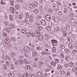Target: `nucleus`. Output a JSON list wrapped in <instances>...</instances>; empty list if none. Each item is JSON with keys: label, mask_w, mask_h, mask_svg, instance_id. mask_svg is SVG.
<instances>
[{"label": "nucleus", "mask_w": 77, "mask_h": 77, "mask_svg": "<svg viewBox=\"0 0 77 77\" xmlns=\"http://www.w3.org/2000/svg\"><path fill=\"white\" fill-rule=\"evenodd\" d=\"M9 10L11 13L14 14L16 12V10H15V9L13 7H10L9 8Z\"/></svg>", "instance_id": "nucleus-1"}, {"label": "nucleus", "mask_w": 77, "mask_h": 77, "mask_svg": "<svg viewBox=\"0 0 77 77\" xmlns=\"http://www.w3.org/2000/svg\"><path fill=\"white\" fill-rule=\"evenodd\" d=\"M10 5L11 6H13L14 5H16V2L14 1V0H11L10 1Z\"/></svg>", "instance_id": "nucleus-2"}, {"label": "nucleus", "mask_w": 77, "mask_h": 77, "mask_svg": "<svg viewBox=\"0 0 77 77\" xmlns=\"http://www.w3.org/2000/svg\"><path fill=\"white\" fill-rule=\"evenodd\" d=\"M35 75V76L36 77H43V76L42 77V73L41 72H38Z\"/></svg>", "instance_id": "nucleus-3"}, {"label": "nucleus", "mask_w": 77, "mask_h": 77, "mask_svg": "<svg viewBox=\"0 0 77 77\" xmlns=\"http://www.w3.org/2000/svg\"><path fill=\"white\" fill-rule=\"evenodd\" d=\"M41 24H42V25L43 26H45V25H46V21H45V20H42L41 21Z\"/></svg>", "instance_id": "nucleus-4"}, {"label": "nucleus", "mask_w": 77, "mask_h": 77, "mask_svg": "<svg viewBox=\"0 0 77 77\" xmlns=\"http://www.w3.org/2000/svg\"><path fill=\"white\" fill-rule=\"evenodd\" d=\"M32 55L34 57H35V56H37L38 54V53L36 51H34L32 53Z\"/></svg>", "instance_id": "nucleus-5"}, {"label": "nucleus", "mask_w": 77, "mask_h": 77, "mask_svg": "<svg viewBox=\"0 0 77 77\" xmlns=\"http://www.w3.org/2000/svg\"><path fill=\"white\" fill-rule=\"evenodd\" d=\"M38 30H36L35 31V36H36V37H38V36H39V32H38Z\"/></svg>", "instance_id": "nucleus-6"}, {"label": "nucleus", "mask_w": 77, "mask_h": 77, "mask_svg": "<svg viewBox=\"0 0 77 77\" xmlns=\"http://www.w3.org/2000/svg\"><path fill=\"white\" fill-rule=\"evenodd\" d=\"M57 69L58 70H61L62 69V66L60 65H58L57 67Z\"/></svg>", "instance_id": "nucleus-7"}, {"label": "nucleus", "mask_w": 77, "mask_h": 77, "mask_svg": "<svg viewBox=\"0 0 77 77\" xmlns=\"http://www.w3.org/2000/svg\"><path fill=\"white\" fill-rule=\"evenodd\" d=\"M69 47L70 49L71 50H73L74 49V47L72 44H69Z\"/></svg>", "instance_id": "nucleus-8"}, {"label": "nucleus", "mask_w": 77, "mask_h": 77, "mask_svg": "<svg viewBox=\"0 0 77 77\" xmlns=\"http://www.w3.org/2000/svg\"><path fill=\"white\" fill-rule=\"evenodd\" d=\"M32 33L30 32H28L26 34V36H27L28 37H30Z\"/></svg>", "instance_id": "nucleus-9"}, {"label": "nucleus", "mask_w": 77, "mask_h": 77, "mask_svg": "<svg viewBox=\"0 0 77 77\" xmlns=\"http://www.w3.org/2000/svg\"><path fill=\"white\" fill-rule=\"evenodd\" d=\"M22 23H26V24H28V23H29V21L27 20L26 19H24L22 20Z\"/></svg>", "instance_id": "nucleus-10"}, {"label": "nucleus", "mask_w": 77, "mask_h": 77, "mask_svg": "<svg viewBox=\"0 0 77 77\" xmlns=\"http://www.w3.org/2000/svg\"><path fill=\"white\" fill-rule=\"evenodd\" d=\"M14 74L12 73H9L8 74V76L9 77H14Z\"/></svg>", "instance_id": "nucleus-11"}, {"label": "nucleus", "mask_w": 77, "mask_h": 77, "mask_svg": "<svg viewBox=\"0 0 77 77\" xmlns=\"http://www.w3.org/2000/svg\"><path fill=\"white\" fill-rule=\"evenodd\" d=\"M18 62L20 64V65H22V64H23V63H24V62L23 60H19L18 61Z\"/></svg>", "instance_id": "nucleus-12"}, {"label": "nucleus", "mask_w": 77, "mask_h": 77, "mask_svg": "<svg viewBox=\"0 0 77 77\" xmlns=\"http://www.w3.org/2000/svg\"><path fill=\"white\" fill-rule=\"evenodd\" d=\"M8 38H6L4 41L5 43V44H8V43L9 42V41L8 40Z\"/></svg>", "instance_id": "nucleus-13"}, {"label": "nucleus", "mask_w": 77, "mask_h": 77, "mask_svg": "<svg viewBox=\"0 0 77 77\" xmlns=\"http://www.w3.org/2000/svg\"><path fill=\"white\" fill-rule=\"evenodd\" d=\"M68 65L69 66H72L74 65V63L72 62H70L68 63Z\"/></svg>", "instance_id": "nucleus-14"}, {"label": "nucleus", "mask_w": 77, "mask_h": 77, "mask_svg": "<svg viewBox=\"0 0 77 77\" xmlns=\"http://www.w3.org/2000/svg\"><path fill=\"white\" fill-rule=\"evenodd\" d=\"M60 56L62 58H63L65 56V52H63L61 53Z\"/></svg>", "instance_id": "nucleus-15"}, {"label": "nucleus", "mask_w": 77, "mask_h": 77, "mask_svg": "<svg viewBox=\"0 0 77 77\" xmlns=\"http://www.w3.org/2000/svg\"><path fill=\"white\" fill-rule=\"evenodd\" d=\"M21 32L22 33H23L24 34H26L27 33V31H26L24 29H22V31H21Z\"/></svg>", "instance_id": "nucleus-16"}, {"label": "nucleus", "mask_w": 77, "mask_h": 77, "mask_svg": "<svg viewBox=\"0 0 77 77\" xmlns=\"http://www.w3.org/2000/svg\"><path fill=\"white\" fill-rule=\"evenodd\" d=\"M6 2L5 1H2L1 2V5H5L6 4Z\"/></svg>", "instance_id": "nucleus-17"}, {"label": "nucleus", "mask_w": 77, "mask_h": 77, "mask_svg": "<svg viewBox=\"0 0 77 77\" xmlns=\"http://www.w3.org/2000/svg\"><path fill=\"white\" fill-rule=\"evenodd\" d=\"M51 41H52L51 43L52 44H54V43H55V42H57V41L55 40L54 39H53L51 40Z\"/></svg>", "instance_id": "nucleus-18"}, {"label": "nucleus", "mask_w": 77, "mask_h": 77, "mask_svg": "<svg viewBox=\"0 0 77 77\" xmlns=\"http://www.w3.org/2000/svg\"><path fill=\"white\" fill-rule=\"evenodd\" d=\"M68 41L69 42H72V40L70 37H67Z\"/></svg>", "instance_id": "nucleus-19"}, {"label": "nucleus", "mask_w": 77, "mask_h": 77, "mask_svg": "<svg viewBox=\"0 0 77 77\" xmlns=\"http://www.w3.org/2000/svg\"><path fill=\"white\" fill-rule=\"evenodd\" d=\"M51 64L53 66H55V65H56V63L53 61H51Z\"/></svg>", "instance_id": "nucleus-20"}, {"label": "nucleus", "mask_w": 77, "mask_h": 77, "mask_svg": "<svg viewBox=\"0 0 77 77\" xmlns=\"http://www.w3.org/2000/svg\"><path fill=\"white\" fill-rule=\"evenodd\" d=\"M65 51L66 53H69L70 52V51L68 49H65Z\"/></svg>", "instance_id": "nucleus-21"}, {"label": "nucleus", "mask_w": 77, "mask_h": 77, "mask_svg": "<svg viewBox=\"0 0 77 77\" xmlns=\"http://www.w3.org/2000/svg\"><path fill=\"white\" fill-rule=\"evenodd\" d=\"M11 56L12 57H15V55H16V54H15V53H14V52H12L11 54Z\"/></svg>", "instance_id": "nucleus-22"}, {"label": "nucleus", "mask_w": 77, "mask_h": 77, "mask_svg": "<svg viewBox=\"0 0 77 77\" xmlns=\"http://www.w3.org/2000/svg\"><path fill=\"white\" fill-rule=\"evenodd\" d=\"M77 67H75L73 68L72 71H73V72H75V71H77Z\"/></svg>", "instance_id": "nucleus-23"}, {"label": "nucleus", "mask_w": 77, "mask_h": 77, "mask_svg": "<svg viewBox=\"0 0 77 77\" xmlns=\"http://www.w3.org/2000/svg\"><path fill=\"white\" fill-rule=\"evenodd\" d=\"M24 62L25 64H26V65L29 64V62H28L26 60H24Z\"/></svg>", "instance_id": "nucleus-24"}, {"label": "nucleus", "mask_w": 77, "mask_h": 77, "mask_svg": "<svg viewBox=\"0 0 77 77\" xmlns=\"http://www.w3.org/2000/svg\"><path fill=\"white\" fill-rule=\"evenodd\" d=\"M41 36H39L38 37V38H38V39H39V40H42V39H43V37H42V35H41Z\"/></svg>", "instance_id": "nucleus-25"}, {"label": "nucleus", "mask_w": 77, "mask_h": 77, "mask_svg": "<svg viewBox=\"0 0 77 77\" xmlns=\"http://www.w3.org/2000/svg\"><path fill=\"white\" fill-rule=\"evenodd\" d=\"M26 18H29L30 17V15L28 13H26Z\"/></svg>", "instance_id": "nucleus-26"}, {"label": "nucleus", "mask_w": 77, "mask_h": 77, "mask_svg": "<svg viewBox=\"0 0 77 77\" xmlns=\"http://www.w3.org/2000/svg\"><path fill=\"white\" fill-rule=\"evenodd\" d=\"M50 17H51V16H50L49 14H46L45 15V18H47Z\"/></svg>", "instance_id": "nucleus-27"}, {"label": "nucleus", "mask_w": 77, "mask_h": 77, "mask_svg": "<svg viewBox=\"0 0 77 77\" xmlns=\"http://www.w3.org/2000/svg\"><path fill=\"white\" fill-rule=\"evenodd\" d=\"M52 51L53 53H55V52H56V48H55L54 47L53 48Z\"/></svg>", "instance_id": "nucleus-28"}, {"label": "nucleus", "mask_w": 77, "mask_h": 77, "mask_svg": "<svg viewBox=\"0 0 77 77\" xmlns=\"http://www.w3.org/2000/svg\"><path fill=\"white\" fill-rule=\"evenodd\" d=\"M29 8H30L31 9H32L33 8V5H30L29 6H28Z\"/></svg>", "instance_id": "nucleus-29"}, {"label": "nucleus", "mask_w": 77, "mask_h": 77, "mask_svg": "<svg viewBox=\"0 0 77 77\" xmlns=\"http://www.w3.org/2000/svg\"><path fill=\"white\" fill-rule=\"evenodd\" d=\"M60 47L61 48H62V49H63V48H65V46L63 45H62Z\"/></svg>", "instance_id": "nucleus-30"}, {"label": "nucleus", "mask_w": 77, "mask_h": 77, "mask_svg": "<svg viewBox=\"0 0 77 77\" xmlns=\"http://www.w3.org/2000/svg\"><path fill=\"white\" fill-rule=\"evenodd\" d=\"M52 45L53 46H56V45H57V42L54 43H52Z\"/></svg>", "instance_id": "nucleus-31"}, {"label": "nucleus", "mask_w": 77, "mask_h": 77, "mask_svg": "<svg viewBox=\"0 0 77 77\" xmlns=\"http://www.w3.org/2000/svg\"><path fill=\"white\" fill-rule=\"evenodd\" d=\"M67 11H68V9L67 8H65L64 10V12L65 14H66Z\"/></svg>", "instance_id": "nucleus-32"}, {"label": "nucleus", "mask_w": 77, "mask_h": 77, "mask_svg": "<svg viewBox=\"0 0 77 77\" xmlns=\"http://www.w3.org/2000/svg\"><path fill=\"white\" fill-rule=\"evenodd\" d=\"M38 63L41 65H43V64L44 63L42 62V61H40L38 62Z\"/></svg>", "instance_id": "nucleus-33"}, {"label": "nucleus", "mask_w": 77, "mask_h": 77, "mask_svg": "<svg viewBox=\"0 0 77 77\" xmlns=\"http://www.w3.org/2000/svg\"><path fill=\"white\" fill-rule=\"evenodd\" d=\"M36 49L38 50V51H39V50H42V49H41V48L40 47H37L36 48Z\"/></svg>", "instance_id": "nucleus-34"}, {"label": "nucleus", "mask_w": 77, "mask_h": 77, "mask_svg": "<svg viewBox=\"0 0 77 77\" xmlns=\"http://www.w3.org/2000/svg\"><path fill=\"white\" fill-rule=\"evenodd\" d=\"M11 39L12 41H13V42H15V41H16V40H15V38H11Z\"/></svg>", "instance_id": "nucleus-35"}, {"label": "nucleus", "mask_w": 77, "mask_h": 77, "mask_svg": "<svg viewBox=\"0 0 77 77\" xmlns=\"http://www.w3.org/2000/svg\"><path fill=\"white\" fill-rule=\"evenodd\" d=\"M45 19L47 21H49L50 20H51V17H48L47 18H46Z\"/></svg>", "instance_id": "nucleus-36"}, {"label": "nucleus", "mask_w": 77, "mask_h": 77, "mask_svg": "<svg viewBox=\"0 0 77 77\" xmlns=\"http://www.w3.org/2000/svg\"><path fill=\"white\" fill-rule=\"evenodd\" d=\"M61 74H65V73H66V72H65V71H62L61 72H60Z\"/></svg>", "instance_id": "nucleus-37"}, {"label": "nucleus", "mask_w": 77, "mask_h": 77, "mask_svg": "<svg viewBox=\"0 0 77 77\" xmlns=\"http://www.w3.org/2000/svg\"><path fill=\"white\" fill-rule=\"evenodd\" d=\"M71 75V73L69 72H68L66 74V75L67 76H68V75Z\"/></svg>", "instance_id": "nucleus-38"}, {"label": "nucleus", "mask_w": 77, "mask_h": 77, "mask_svg": "<svg viewBox=\"0 0 77 77\" xmlns=\"http://www.w3.org/2000/svg\"><path fill=\"white\" fill-rule=\"evenodd\" d=\"M3 35L4 37H7V36H8L7 34H6L5 32H4L3 33Z\"/></svg>", "instance_id": "nucleus-39"}, {"label": "nucleus", "mask_w": 77, "mask_h": 77, "mask_svg": "<svg viewBox=\"0 0 77 77\" xmlns=\"http://www.w3.org/2000/svg\"><path fill=\"white\" fill-rule=\"evenodd\" d=\"M29 77H34V75L33 74H29Z\"/></svg>", "instance_id": "nucleus-40"}, {"label": "nucleus", "mask_w": 77, "mask_h": 77, "mask_svg": "<svg viewBox=\"0 0 77 77\" xmlns=\"http://www.w3.org/2000/svg\"><path fill=\"white\" fill-rule=\"evenodd\" d=\"M4 24H5V25H7L8 26L9 24V22L7 21H5L4 22Z\"/></svg>", "instance_id": "nucleus-41"}, {"label": "nucleus", "mask_w": 77, "mask_h": 77, "mask_svg": "<svg viewBox=\"0 0 77 77\" xmlns=\"http://www.w3.org/2000/svg\"><path fill=\"white\" fill-rule=\"evenodd\" d=\"M70 29V26H69L68 25L66 26V29H67L68 30H69Z\"/></svg>", "instance_id": "nucleus-42"}, {"label": "nucleus", "mask_w": 77, "mask_h": 77, "mask_svg": "<svg viewBox=\"0 0 77 77\" xmlns=\"http://www.w3.org/2000/svg\"><path fill=\"white\" fill-rule=\"evenodd\" d=\"M52 19L53 20V21H56V18L54 16H53L52 17Z\"/></svg>", "instance_id": "nucleus-43"}, {"label": "nucleus", "mask_w": 77, "mask_h": 77, "mask_svg": "<svg viewBox=\"0 0 77 77\" xmlns=\"http://www.w3.org/2000/svg\"><path fill=\"white\" fill-rule=\"evenodd\" d=\"M55 62L56 63H59V60L57 59H55Z\"/></svg>", "instance_id": "nucleus-44"}, {"label": "nucleus", "mask_w": 77, "mask_h": 77, "mask_svg": "<svg viewBox=\"0 0 77 77\" xmlns=\"http://www.w3.org/2000/svg\"><path fill=\"white\" fill-rule=\"evenodd\" d=\"M51 28L50 27H48L47 28V30L48 31H50V29H51Z\"/></svg>", "instance_id": "nucleus-45"}, {"label": "nucleus", "mask_w": 77, "mask_h": 77, "mask_svg": "<svg viewBox=\"0 0 77 77\" xmlns=\"http://www.w3.org/2000/svg\"><path fill=\"white\" fill-rule=\"evenodd\" d=\"M28 48V47H24V48H23V49H24V51H26V50Z\"/></svg>", "instance_id": "nucleus-46"}, {"label": "nucleus", "mask_w": 77, "mask_h": 77, "mask_svg": "<svg viewBox=\"0 0 77 77\" xmlns=\"http://www.w3.org/2000/svg\"><path fill=\"white\" fill-rule=\"evenodd\" d=\"M50 71V69L48 68L46 69L45 70V72H48V71Z\"/></svg>", "instance_id": "nucleus-47"}, {"label": "nucleus", "mask_w": 77, "mask_h": 77, "mask_svg": "<svg viewBox=\"0 0 77 77\" xmlns=\"http://www.w3.org/2000/svg\"><path fill=\"white\" fill-rule=\"evenodd\" d=\"M34 5L35 6H38V4L36 2H34Z\"/></svg>", "instance_id": "nucleus-48"}, {"label": "nucleus", "mask_w": 77, "mask_h": 77, "mask_svg": "<svg viewBox=\"0 0 77 77\" xmlns=\"http://www.w3.org/2000/svg\"><path fill=\"white\" fill-rule=\"evenodd\" d=\"M58 14L60 15H62V13L61 11H60L58 12Z\"/></svg>", "instance_id": "nucleus-49"}, {"label": "nucleus", "mask_w": 77, "mask_h": 77, "mask_svg": "<svg viewBox=\"0 0 77 77\" xmlns=\"http://www.w3.org/2000/svg\"><path fill=\"white\" fill-rule=\"evenodd\" d=\"M76 52H77V51H76V50H75L72 51V53H73V54H75V53H76Z\"/></svg>", "instance_id": "nucleus-50"}, {"label": "nucleus", "mask_w": 77, "mask_h": 77, "mask_svg": "<svg viewBox=\"0 0 77 77\" xmlns=\"http://www.w3.org/2000/svg\"><path fill=\"white\" fill-rule=\"evenodd\" d=\"M17 2H20V3H23V0H17Z\"/></svg>", "instance_id": "nucleus-51"}, {"label": "nucleus", "mask_w": 77, "mask_h": 77, "mask_svg": "<svg viewBox=\"0 0 77 77\" xmlns=\"http://www.w3.org/2000/svg\"><path fill=\"white\" fill-rule=\"evenodd\" d=\"M66 60L67 61H68V60H69V58L68 57H66Z\"/></svg>", "instance_id": "nucleus-52"}, {"label": "nucleus", "mask_w": 77, "mask_h": 77, "mask_svg": "<svg viewBox=\"0 0 77 77\" xmlns=\"http://www.w3.org/2000/svg\"><path fill=\"white\" fill-rule=\"evenodd\" d=\"M35 13H38V12H39V10L38 9H36L35 11Z\"/></svg>", "instance_id": "nucleus-53"}, {"label": "nucleus", "mask_w": 77, "mask_h": 77, "mask_svg": "<svg viewBox=\"0 0 77 77\" xmlns=\"http://www.w3.org/2000/svg\"><path fill=\"white\" fill-rule=\"evenodd\" d=\"M8 16H7V15H5V20H7V19H8Z\"/></svg>", "instance_id": "nucleus-54"}, {"label": "nucleus", "mask_w": 77, "mask_h": 77, "mask_svg": "<svg viewBox=\"0 0 77 77\" xmlns=\"http://www.w3.org/2000/svg\"><path fill=\"white\" fill-rule=\"evenodd\" d=\"M22 17V14H21L19 16V18L20 19H21Z\"/></svg>", "instance_id": "nucleus-55"}, {"label": "nucleus", "mask_w": 77, "mask_h": 77, "mask_svg": "<svg viewBox=\"0 0 77 77\" xmlns=\"http://www.w3.org/2000/svg\"><path fill=\"white\" fill-rule=\"evenodd\" d=\"M29 20L30 21H31V22H32L33 21V19H32L31 18H30L29 19Z\"/></svg>", "instance_id": "nucleus-56"}, {"label": "nucleus", "mask_w": 77, "mask_h": 77, "mask_svg": "<svg viewBox=\"0 0 77 77\" xmlns=\"http://www.w3.org/2000/svg\"><path fill=\"white\" fill-rule=\"evenodd\" d=\"M59 10V8H55V10L56 11H57Z\"/></svg>", "instance_id": "nucleus-57"}, {"label": "nucleus", "mask_w": 77, "mask_h": 77, "mask_svg": "<svg viewBox=\"0 0 77 77\" xmlns=\"http://www.w3.org/2000/svg\"><path fill=\"white\" fill-rule=\"evenodd\" d=\"M23 77H28V74H26L23 76Z\"/></svg>", "instance_id": "nucleus-58"}, {"label": "nucleus", "mask_w": 77, "mask_h": 77, "mask_svg": "<svg viewBox=\"0 0 77 77\" xmlns=\"http://www.w3.org/2000/svg\"><path fill=\"white\" fill-rule=\"evenodd\" d=\"M35 34L34 33H32V34L31 36L33 38H34V37H35Z\"/></svg>", "instance_id": "nucleus-59"}, {"label": "nucleus", "mask_w": 77, "mask_h": 77, "mask_svg": "<svg viewBox=\"0 0 77 77\" xmlns=\"http://www.w3.org/2000/svg\"><path fill=\"white\" fill-rule=\"evenodd\" d=\"M34 60H35V62H37L38 59L36 58H35Z\"/></svg>", "instance_id": "nucleus-60"}, {"label": "nucleus", "mask_w": 77, "mask_h": 77, "mask_svg": "<svg viewBox=\"0 0 77 77\" xmlns=\"http://www.w3.org/2000/svg\"><path fill=\"white\" fill-rule=\"evenodd\" d=\"M41 54L42 55H44V54H45V52H42L41 53Z\"/></svg>", "instance_id": "nucleus-61"}, {"label": "nucleus", "mask_w": 77, "mask_h": 77, "mask_svg": "<svg viewBox=\"0 0 77 77\" xmlns=\"http://www.w3.org/2000/svg\"><path fill=\"white\" fill-rule=\"evenodd\" d=\"M13 60L14 61H15L16 60V58L13 57Z\"/></svg>", "instance_id": "nucleus-62"}, {"label": "nucleus", "mask_w": 77, "mask_h": 77, "mask_svg": "<svg viewBox=\"0 0 77 77\" xmlns=\"http://www.w3.org/2000/svg\"><path fill=\"white\" fill-rule=\"evenodd\" d=\"M25 69H28V67H27V66H25Z\"/></svg>", "instance_id": "nucleus-63"}, {"label": "nucleus", "mask_w": 77, "mask_h": 77, "mask_svg": "<svg viewBox=\"0 0 77 77\" xmlns=\"http://www.w3.org/2000/svg\"><path fill=\"white\" fill-rule=\"evenodd\" d=\"M24 18V16L23 14H22V19H23Z\"/></svg>", "instance_id": "nucleus-64"}]
</instances>
